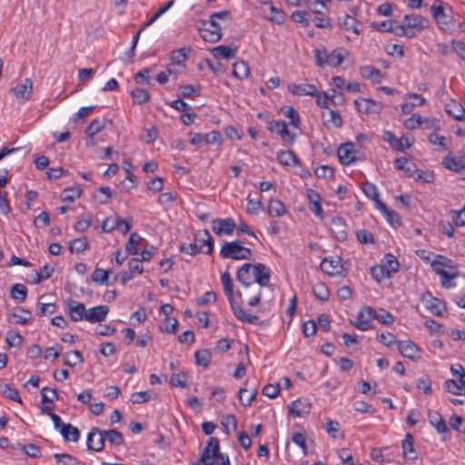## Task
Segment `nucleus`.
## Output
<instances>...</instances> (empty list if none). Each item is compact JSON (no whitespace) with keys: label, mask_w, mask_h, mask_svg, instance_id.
<instances>
[{"label":"nucleus","mask_w":465,"mask_h":465,"mask_svg":"<svg viewBox=\"0 0 465 465\" xmlns=\"http://www.w3.org/2000/svg\"><path fill=\"white\" fill-rule=\"evenodd\" d=\"M105 440L117 447L124 444V435L119 430L114 429L102 430L93 427L88 433L86 445L88 450L99 452L104 450Z\"/></svg>","instance_id":"obj_1"},{"label":"nucleus","mask_w":465,"mask_h":465,"mask_svg":"<svg viewBox=\"0 0 465 465\" xmlns=\"http://www.w3.org/2000/svg\"><path fill=\"white\" fill-rule=\"evenodd\" d=\"M221 282L234 316L242 322L253 325L261 324L262 321L259 316L247 313L242 306L236 304L233 293V282L228 272L222 273Z\"/></svg>","instance_id":"obj_2"},{"label":"nucleus","mask_w":465,"mask_h":465,"mask_svg":"<svg viewBox=\"0 0 465 465\" xmlns=\"http://www.w3.org/2000/svg\"><path fill=\"white\" fill-rule=\"evenodd\" d=\"M438 260L432 262L431 267L435 273L441 277L442 286L447 289L451 288L454 284L450 282V280L458 277V270L456 267L448 264L450 260L443 256H438Z\"/></svg>","instance_id":"obj_3"},{"label":"nucleus","mask_w":465,"mask_h":465,"mask_svg":"<svg viewBox=\"0 0 465 465\" xmlns=\"http://www.w3.org/2000/svg\"><path fill=\"white\" fill-rule=\"evenodd\" d=\"M220 255L223 259L250 260L252 252L250 248L243 247L242 241L235 240L224 242L221 248Z\"/></svg>","instance_id":"obj_4"},{"label":"nucleus","mask_w":465,"mask_h":465,"mask_svg":"<svg viewBox=\"0 0 465 465\" xmlns=\"http://www.w3.org/2000/svg\"><path fill=\"white\" fill-rule=\"evenodd\" d=\"M430 11L441 30L448 31L453 26L452 9L450 5L440 0H436L430 6Z\"/></svg>","instance_id":"obj_5"},{"label":"nucleus","mask_w":465,"mask_h":465,"mask_svg":"<svg viewBox=\"0 0 465 465\" xmlns=\"http://www.w3.org/2000/svg\"><path fill=\"white\" fill-rule=\"evenodd\" d=\"M203 27L199 28L202 38L209 43H217L222 39V27L213 20L201 21Z\"/></svg>","instance_id":"obj_6"},{"label":"nucleus","mask_w":465,"mask_h":465,"mask_svg":"<svg viewBox=\"0 0 465 465\" xmlns=\"http://www.w3.org/2000/svg\"><path fill=\"white\" fill-rule=\"evenodd\" d=\"M267 128L272 133L279 134L284 142L290 144L294 143L296 135L289 131L286 122L282 120L268 121Z\"/></svg>","instance_id":"obj_7"},{"label":"nucleus","mask_w":465,"mask_h":465,"mask_svg":"<svg viewBox=\"0 0 465 465\" xmlns=\"http://www.w3.org/2000/svg\"><path fill=\"white\" fill-rule=\"evenodd\" d=\"M220 451V442L215 437H211L207 445L203 449L201 454V460L206 465H213L215 461L214 458H217V454Z\"/></svg>","instance_id":"obj_8"},{"label":"nucleus","mask_w":465,"mask_h":465,"mask_svg":"<svg viewBox=\"0 0 465 465\" xmlns=\"http://www.w3.org/2000/svg\"><path fill=\"white\" fill-rule=\"evenodd\" d=\"M321 270L330 276H337L342 273L343 265L340 257H326L321 262Z\"/></svg>","instance_id":"obj_9"},{"label":"nucleus","mask_w":465,"mask_h":465,"mask_svg":"<svg viewBox=\"0 0 465 465\" xmlns=\"http://www.w3.org/2000/svg\"><path fill=\"white\" fill-rule=\"evenodd\" d=\"M311 403L308 399L298 398L288 406V413L292 418L304 417L311 411Z\"/></svg>","instance_id":"obj_10"},{"label":"nucleus","mask_w":465,"mask_h":465,"mask_svg":"<svg viewBox=\"0 0 465 465\" xmlns=\"http://www.w3.org/2000/svg\"><path fill=\"white\" fill-rule=\"evenodd\" d=\"M212 229L218 236L231 235L236 229V223L232 218L215 219Z\"/></svg>","instance_id":"obj_11"},{"label":"nucleus","mask_w":465,"mask_h":465,"mask_svg":"<svg viewBox=\"0 0 465 465\" xmlns=\"http://www.w3.org/2000/svg\"><path fill=\"white\" fill-rule=\"evenodd\" d=\"M353 148L354 144L352 143H345L339 146L337 154L343 165H349L357 160Z\"/></svg>","instance_id":"obj_12"},{"label":"nucleus","mask_w":465,"mask_h":465,"mask_svg":"<svg viewBox=\"0 0 465 465\" xmlns=\"http://www.w3.org/2000/svg\"><path fill=\"white\" fill-rule=\"evenodd\" d=\"M330 230L333 236L340 242L345 241L348 236L347 225L340 216H335L331 221Z\"/></svg>","instance_id":"obj_13"},{"label":"nucleus","mask_w":465,"mask_h":465,"mask_svg":"<svg viewBox=\"0 0 465 465\" xmlns=\"http://www.w3.org/2000/svg\"><path fill=\"white\" fill-rule=\"evenodd\" d=\"M254 282L261 287L268 286L271 279V270L263 263L253 264Z\"/></svg>","instance_id":"obj_14"},{"label":"nucleus","mask_w":465,"mask_h":465,"mask_svg":"<svg viewBox=\"0 0 465 465\" xmlns=\"http://www.w3.org/2000/svg\"><path fill=\"white\" fill-rule=\"evenodd\" d=\"M68 314L71 321L80 322L85 320L87 310L83 302L74 300H69L68 302Z\"/></svg>","instance_id":"obj_15"},{"label":"nucleus","mask_w":465,"mask_h":465,"mask_svg":"<svg viewBox=\"0 0 465 465\" xmlns=\"http://www.w3.org/2000/svg\"><path fill=\"white\" fill-rule=\"evenodd\" d=\"M421 302L432 314L436 316L442 315V308L444 307V304L440 300L433 297L430 292L423 293L421 296Z\"/></svg>","instance_id":"obj_16"},{"label":"nucleus","mask_w":465,"mask_h":465,"mask_svg":"<svg viewBox=\"0 0 465 465\" xmlns=\"http://www.w3.org/2000/svg\"><path fill=\"white\" fill-rule=\"evenodd\" d=\"M32 91L33 82L29 78H25L23 83L17 84L16 86L12 87L10 90L18 100H28Z\"/></svg>","instance_id":"obj_17"},{"label":"nucleus","mask_w":465,"mask_h":465,"mask_svg":"<svg viewBox=\"0 0 465 465\" xmlns=\"http://www.w3.org/2000/svg\"><path fill=\"white\" fill-rule=\"evenodd\" d=\"M398 350L404 358L411 361L419 358L420 348L411 341H398Z\"/></svg>","instance_id":"obj_18"},{"label":"nucleus","mask_w":465,"mask_h":465,"mask_svg":"<svg viewBox=\"0 0 465 465\" xmlns=\"http://www.w3.org/2000/svg\"><path fill=\"white\" fill-rule=\"evenodd\" d=\"M355 106L360 113L378 114L381 111V104L371 99L360 98L354 101Z\"/></svg>","instance_id":"obj_19"},{"label":"nucleus","mask_w":465,"mask_h":465,"mask_svg":"<svg viewBox=\"0 0 465 465\" xmlns=\"http://www.w3.org/2000/svg\"><path fill=\"white\" fill-rule=\"evenodd\" d=\"M288 90L294 95L302 96H315L318 95L317 87L312 84H291L288 85Z\"/></svg>","instance_id":"obj_20"},{"label":"nucleus","mask_w":465,"mask_h":465,"mask_svg":"<svg viewBox=\"0 0 465 465\" xmlns=\"http://www.w3.org/2000/svg\"><path fill=\"white\" fill-rule=\"evenodd\" d=\"M361 188L364 194L375 203L376 207L379 210L386 209V204L380 200V193L373 183L366 182L361 184Z\"/></svg>","instance_id":"obj_21"},{"label":"nucleus","mask_w":465,"mask_h":465,"mask_svg":"<svg viewBox=\"0 0 465 465\" xmlns=\"http://www.w3.org/2000/svg\"><path fill=\"white\" fill-rule=\"evenodd\" d=\"M109 312L107 305H99L87 310L85 321L95 323L103 322Z\"/></svg>","instance_id":"obj_22"},{"label":"nucleus","mask_w":465,"mask_h":465,"mask_svg":"<svg viewBox=\"0 0 465 465\" xmlns=\"http://www.w3.org/2000/svg\"><path fill=\"white\" fill-rule=\"evenodd\" d=\"M339 25L342 29L346 31H351L356 35H361L362 31L361 23L354 16L347 14L343 16L342 19H340Z\"/></svg>","instance_id":"obj_23"},{"label":"nucleus","mask_w":465,"mask_h":465,"mask_svg":"<svg viewBox=\"0 0 465 465\" xmlns=\"http://www.w3.org/2000/svg\"><path fill=\"white\" fill-rule=\"evenodd\" d=\"M403 22L410 31H421L428 27V20L420 15H406Z\"/></svg>","instance_id":"obj_24"},{"label":"nucleus","mask_w":465,"mask_h":465,"mask_svg":"<svg viewBox=\"0 0 465 465\" xmlns=\"http://www.w3.org/2000/svg\"><path fill=\"white\" fill-rule=\"evenodd\" d=\"M384 136L385 141H387L390 145L397 151H403L404 148H409L412 144L409 138L404 136L397 138L391 131H386L384 133Z\"/></svg>","instance_id":"obj_25"},{"label":"nucleus","mask_w":465,"mask_h":465,"mask_svg":"<svg viewBox=\"0 0 465 465\" xmlns=\"http://www.w3.org/2000/svg\"><path fill=\"white\" fill-rule=\"evenodd\" d=\"M326 57L325 61L322 62V57L319 55L318 66L324 67L325 65H329L331 67H337L341 64L344 60V56L339 49H335L331 53H329V55Z\"/></svg>","instance_id":"obj_26"},{"label":"nucleus","mask_w":465,"mask_h":465,"mask_svg":"<svg viewBox=\"0 0 465 465\" xmlns=\"http://www.w3.org/2000/svg\"><path fill=\"white\" fill-rule=\"evenodd\" d=\"M252 271L253 264L244 263L237 272V281L241 282L243 286L249 287L253 282Z\"/></svg>","instance_id":"obj_27"},{"label":"nucleus","mask_w":465,"mask_h":465,"mask_svg":"<svg viewBox=\"0 0 465 465\" xmlns=\"http://www.w3.org/2000/svg\"><path fill=\"white\" fill-rule=\"evenodd\" d=\"M428 419L430 424L434 427L439 433H445L449 431V428L440 412L430 410L428 411Z\"/></svg>","instance_id":"obj_28"},{"label":"nucleus","mask_w":465,"mask_h":465,"mask_svg":"<svg viewBox=\"0 0 465 465\" xmlns=\"http://www.w3.org/2000/svg\"><path fill=\"white\" fill-rule=\"evenodd\" d=\"M307 196L310 202V210L316 216L322 218V208L321 204V195L315 192L312 189L307 190Z\"/></svg>","instance_id":"obj_29"},{"label":"nucleus","mask_w":465,"mask_h":465,"mask_svg":"<svg viewBox=\"0 0 465 465\" xmlns=\"http://www.w3.org/2000/svg\"><path fill=\"white\" fill-rule=\"evenodd\" d=\"M237 52V46L234 45H219L213 48L212 53L216 58H223L229 60L235 56Z\"/></svg>","instance_id":"obj_30"},{"label":"nucleus","mask_w":465,"mask_h":465,"mask_svg":"<svg viewBox=\"0 0 465 465\" xmlns=\"http://www.w3.org/2000/svg\"><path fill=\"white\" fill-rule=\"evenodd\" d=\"M360 72L363 78L369 79L374 84H380L383 79L381 72L372 65L362 66Z\"/></svg>","instance_id":"obj_31"},{"label":"nucleus","mask_w":465,"mask_h":465,"mask_svg":"<svg viewBox=\"0 0 465 465\" xmlns=\"http://www.w3.org/2000/svg\"><path fill=\"white\" fill-rule=\"evenodd\" d=\"M413 441V436L411 433H407L401 443L403 456L410 460H415L417 459V452L414 450Z\"/></svg>","instance_id":"obj_32"},{"label":"nucleus","mask_w":465,"mask_h":465,"mask_svg":"<svg viewBox=\"0 0 465 465\" xmlns=\"http://www.w3.org/2000/svg\"><path fill=\"white\" fill-rule=\"evenodd\" d=\"M267 211L271 217H282L287 213L285 205L279 199L271 200Z\"/></svg>","instance_id":"obj_33"},{"label":"nucleus","mask_w":465,"mask_h":465,"mask_svg":"<svg viewBox=\"0 0 465 465\" xmlns=\"http://www.w3.org/2000/svg\"><path fill=\"white\" fill-rule=\"evenodd\" d=\"M60 433L65 441L76 442L80 439V430L78 428L70 423L62 426L60 429Z\"/></svg>","instance_id":"obj_34"},{"label":"nucleus","mask_w":465,"mask_h":465,"mask_svg":"<svg viewBox=\"0 0 465 465\" xmlns=\"http://www.w3.org/2000/svg\"><path fill=\"white\" fill-rule=\"evenodd\" d=\"M195 241L199 242L198 245L207 246L205 253L211 254L213 250V239L208 230H203L195 236Z\"/></svg>","instance_id":"obj_35"},{"label":"nucleus","mask_w":465,"mask_h":465,"mask_svg":"<svg viewBox=\"0 0 465 465\" xmlns=\"http://www.w3.org/2000/svg\"><path fill=\"white\" fill-rule=\"evenodd\" d=\"M446 113L455 120L462 121L464 119L465 109L460 104L452 102L446 104Z\"/></svg>","instance_id":"obj_36"},{"label":"nucleus","mask_w":465,"mask_h":465,"mask_svg":"<svg viewBox=\"0 0 465 465\" xmlns=\"http://www.w3.org/2000/svg\"><path fill=\"white\" fill-rule=\"evenodd\" d=\"M277 160L282 165L290 166L299 163V159L292 151H282L277 155Z\"/></svg>","instance_id":"obj_37"},{"label":"nucleus","mask_w":465,"mask_h":465,"mask_svg":"<svg viewBox=\"0 0 465 465\" xmlns=\"http://www.w3.org/2000/svg\"><path fill=\"white\" fill-rule=\"evenodd\" d=\"M84 356L80 351H72L64 356V364L70 367H74L78 363L84 362Z\"/></svg>","instance_id":"obj_38"},{"label":"nucleus","mask_w":465,"mask_h":465,"mask_svg":"<svg viewBox=\"0 0 465 465\" xmlns=\"http://www.w3.org/2000/svg\"><path fill=\"white\" fill-rule=\"evenodd\" d=\"M371 275L378 282H381L385 279L391 278V274L389 273L385 265L378 264L372 266L370 270Z\"/></svg>","instance_id":"obj_39"},{"label":"nucleus","mask_w":465,"mask_h":465,"mask_svg":"<svg viewBox=\"0 0 465 465\" xmlns=\"http://www.w3.org/2000/svg\"><path fill=\"white\" fill-rule=\"evenodd\" d=\"M27 296V289L22 283H15L11 288V297L17 302H23Z\"/></svg>","instance_id":"obj_40"},{"label":"nucleus","mask_w":465,"mask_h":465,"mask_svg":"<svg viewBox=\"0 0 465 465\" xmlns=\"http://www.w3.org/2000/svg\"><path fill=\"white\" fill-rule=\"evenodd\" d=\"M89 247V242L86 237L76 238L70 242L69 250L71 252L81 253Z\"/></svg>","instance_id":"obj_41"},{"label":"nucleus","mask_w":465,"mask_h":465,"mask_svg":"<svg viewBox=\"0 0 465 465\" xmlns=\"http://www.w3.org/2000/svg\"><path fill=\"white\" fill-rule=\"evenodd\" d=\"M250 68L246 62L239 61L233 64L232 74L238 79H244L248 77Z\"/></svg>","instance_id":"obj_42"},{"label":"nucleus","mask_w":465,"mask_h":465,"mask_svg":"<svg viewBox=\"0 0 465 465\" xmlns=\"http://www.w3.org/2000/svg\"><path fill=\"white\" fill-rule=\"evenodd\" d=\"M187 58H188V56H187V54L185 53L184 48H180V49L173 51L171 57H170V59L172 61V65H178L183 68H185V62H186Z\"/></svg>","instance_id":"obj_43"},{"label":"nucleus","mask_w":465,"mask_h":465,"mask_svg":"<svg viewBox=\"0 0 465 465\" xmlns=\"http://www.w3.org/2000/svg\"><path fill=\"white\" fill-rule=\"evenodd\" d=\"M442 164L446 169L454 171L459 173H464L463 171H465V164L454 158L445 157L442 161Z\"/></svg>","instance_id":"obj_44"},{"label":"nucleus","mask_w":465,"mask_h":465,"mask_svg":"<svg viewBox=\"0 0 465 465\" xmlns=\"http://www.w3.org/2000/svg\"><path fill=\"white\" fill-rule=\"evenodd\" d=\"M313 294L314 296L322 301V302H326L329 300V297H330V291H329V288L327 287V285L322 282L316 283L314 286H313Z\"/></svg>","instance_id":"obj_45"},{"label":"nucleus","mask_w":465,"mask_h":465,"mask_svg":"<svg viewBox=\"0 0 465 465\" xmlns=\"http://www.w3.org/2000/svg\"><path fill=\"white\" fill-rule=\"evenodd\" d=\"M196 364L207 368L212 360V353L209 350L197 351L194 354Z\"/></svg>","instance_id":"obj_46"},{"label":"nucleus","mask_w":465,"mask_h":465,"mask_svg":"<svg viewBox=\"0 0 465 465\" xmlns=\"http://www.w3.org/2000/svg\"><path fill=\"white\" fill-rule=\"evenodd\" d=\"M141 240H142V237L137 232L131 233L129 240L125 246L126 252L128 253H131L134 255L137 254L138 253L137 245L139 244Z\"/></svg>","instance_id":"obj_47"},{"label":"nucleus","mask_w":465,"mask_h":465,"mask_svg":"<svg viewBox=\"0 0 465 465\" xmlns=\"http://www.w3.org/2000/svg\"><path fill=\"white\" fill-rule=\"evenodd\" d=\"M2 393L5 397L11 401H16L20 404L23 403L19 394V391L15 388L11 387L9 384L3 385Z\"/></svg>","instance_id":"obj_48"},{"label":"nucleus","mask_w":465,"mask_h":465,"mask_svg":"<svg viewBox=\"0 0 465 465\" xmlns=\"http://www.w3.org/2000/svg\"><path fill=\"white\" fill-rule=\"evenodd\" d=\"M407 164H408V160L405 157H400V158H396L394 160L395 168L398 170L404 171L408 176L411 177L414 175V173L416 172H418V170H416L411 166H408Z\"/></svg>","instance_id":"obj_49"},{"label":"nucleus","mask_w":465,"mask_h":465,"mask_svg":"<svg viewBox=\"0 0 465 465\" xmlns=\"http://www.w3.org/2000/svg\"><path fill=\"white\" fill-rule=\"evenodd\" d=\"M82 194V190L79 187H69L63 191L61 198L64 202H73L79 198Z\"/></svg>","instance_id":"obj_50"},{"label":"nucleus","mask_w":465,"mask_h":465,"mask_svg":"<svg viewBox=\"0 0 465 465\" xmlns=\"http://www.w3.org/2000/svg\"><path fill=\"white\" fill-rule=\"evenodd\" d=\"M57 465H79V460L70 454H60L56 453L54 455Z\"/></svg>","instance_id":"obj_51"},{"label":"nucleus","mask_w":465,"mask_h":465,"mask_svg":"<svg viewBox=\"0 0 465 465\" xmlns=\"http://www.w3.org/2000/svg\"><path fill=\"white\" fill-rule=\"evenodd\" d=\"M105 127V124L104 121L99 119H94L86 128V134L90 137H94L97 134H99Z\"/></svg>","instance_id":"obj_52"},{"label":"nucleus","mask_w":465,"mask_h":465,"mask_svg":"<svg viewBox=\"0 0 465 465\" xmlns=\"http://www.w3.org/2000/svg\"><path fill=\"white\" fill-rule=\"evenodd\" d=\"M393 30L391 33L395 34L397 36H406L408 38H412L415 36V33L413 31H410L407 26H405V23L400 25L396 21H394V25L392 26Z\"/></svg>","instance_id":"obj_53"},{"label":"nucleus","mask_w":465,"mask_h":465,"mask_svg":"<svg viewBox=\"0 0 465 465\" xmlns=\"http://www.w3.org/2000/svg\"><path fill=\"white\" fill-rule=\"evenodd\" d=\"M17 310L22 313L18 314L15 312L12 313V317L15 319V323L17 324H26L29 322L32 319V312L29 310H26L25 308L19 307Z\"/></svg>","instance_id":"obj_54"},{"label":"nucleus","mask_w":465,"mask_h":465,"mask_svg":"<svg viewBox=\"0 0 465 465\" xmlns=\"http://www.w3.org/2000/svg\"><path fill=\"white\" fill-rule=\"evenodd\" d=\"M132 97L137 104H143L150 100L151 95L147 90L136 88L132 92Z\"/></svg>","instance_id":"obj_55"},{"label":"nucleus","mask_w":465,"mask_h":465,"mask_svg":"<svg viewBox=\"0 0 465 465\" xmlns=\"http://www.w3.org/2000/svg\"><path fill=\"white\" fill-rule=\"evenodd\" d=\"M329 116L330 118L327 119L325 123L326 125H331L335 128H341L342 126L343 121L339 112L329 109Z\"/></svg>","instance_id":"obj_56"},{"label":"nucleus","mask_w":465,"mask_h":465,"mask_svg":"<svg viewBox=\"0 0 465 465\" xmlns=\"http://www.w3.org/2000/svg\"><path fill=\"white\" fill-rule=\"evenodd\" d=\"M41 397H42V402H53L55 400H58V392L55 389H49L47 387H45L41 391Z\"/></svg>","instance_id":"obj_57"},{"label":"nucleus","mask_w":465,"mask_h":465,"mask_svg":"<svg viewBox=\"0 0 465 465\" xmlns=\"http://www.w3.org/2000/svg\"><path fill=\"white\" fill-rule=\"evenodd\" d=\"M186 378L187 375L185 372L173 373L170 377V384L173 387H186Z\"/></svg>","instance_id":"obj_58"},{"label":"nucleus","mask_w":465,"mask_h":465,"mask_svg":"<svg viewBox=\"0 0 465 465\" xmlns=\"http://www.w3.org/2000/svg\"><path fill=\"white\" fill-rule=\"evenodd\" d=\"M110 270L95 269L92 274V280L94 282L104 284L108 281Z\"/></svg>","instance_id":"obj_59"},{"label":"nucleus","mask_w":465,"mask_h":465,"mask_svg":"<svg viewBox=\"0 0 465 465\" xmlns=\"http://www.w3.org/2000/svg\"><path fill=\"white\" fill-rule=\"evenodd\" d=\"M308 16H311V15L308 12L297 10L292 13V19L295 23L302 24L303 25L307 26L311 24V21L308 18Z\"/></svg>","instance_id":"obj_60"},{"label":"nucleus","mask_w":465,"mask_h":465,"mask_svg":"<svg viewBox=\"0 0 465 465\" xmlns=\"http://www.w3.org/2000/svg\"><path fill=\"white\" fill-rule=\"evenodd\" d=\"M389 273L391 275L392 272H397L400 269V263L397 259L391 253L386 254L385 256V263Z\"/></svg>","instance_id":"obj_61"},{"label":"nucleus","mask_w":465,"mask_h":465,"mask_svg":"<svg viewBox=\"0 0 465 465\" xmlns=\"http://www.w3.org/2000/svg\"><path fill=\"white\" fill-rule=\"evenodd\" d=\"M292 440L298 445L302 450L303 455H307V444H306V434L302 432H294L292 437Z\"/></svg>","instance_id":"obj_62"},{"label":"nucleus","mask_w":465,"mask_h":465,"mask_svg":"<svg viewBox=\"0 0 465 465\" xmlns=\"http://www.w3.org/2000/svg\"><path fill=\"white\" fill-rule=\"evenodd\" d=\"M356 237H357V240L361 244H369V243L374 242V238H373L372 233L365 229L358 230L356 232Z\"/></svg>","instance_id":"obj_63"},{"label":"nucleus","mask_w":465,"mask_h":465,"mask_svg":"<svg viewBox=\"0 0 465 465\" xmlns=\"http://www.w3.org/2000/svg\"><path fill=\"white\" fill-rule=\"evenodd\" d=\"M284 115L291 119V125L295 128H299L301 124V119L298 112L292 106L288 107L284 112Z\"/></svg>","instance_id":"obj_64"}]
</instances>
